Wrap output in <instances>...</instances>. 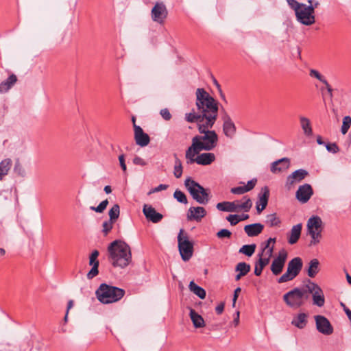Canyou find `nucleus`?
Masks as SVG:
<instances>
[{"mask_svg": "<svg viewBox=\"0 0 351 351\" xmlns=\"http://www.w3.org/2000/svg\"><path fill=\"white\" fill-rule=\"evenodd\" d=\"M196 107L205 119V123L213 126L218 113V102L204 88L196 90Z\"/></svg>", "mask_w": 351, "mask_h": 351, "instance_id": "f257e3e1", "label": "nucleus"}, {"mask_svg": "<svg viewBox=\"0 0 351 351\" xmlns=\"http://www.w3.org/2000/svg\"><path fill=\"white\" fill-rule=\"evenodd\" d=\"M108 259L113 267L125 268L132 261L130 246L124 241L115 240L108 247Z\"/></svg>", "mask_w": 351, "mask_h": 351, "instance_id": "f03ea898", "label": "nucleus"}, {"mask_svg": "<svg viewBox=\"0 0 351 351\" xmlns=\"http://www.w3.org/2000/svg\"><path fill=\"white\" fill-rule=\"evenodd\" d=\"M212 127L205 123L199 124V132L204 135H197L192 138L202 150L210 151L217 146L218 136L214 130H209Z\"/></svg>", "mask_w": 351, "mask_h": 351, "instance_id": "7ed1b4c3", "label": "nucleus"}, {"mask_svg": "<svg viewBox=\"0 0 351 351\" xmlns=\"http://www.w3.org/2000/svg\"><path fill=\"white\" fill-rule=\"evenodd\" d=\"M95 293L99 302L103 304H110L120 300L124 296L125 291L123 289L102 283Z\"/></svg>", "mask_w": 351, "mask_h": 351, "instance_id": "20e7f679", "label": "nucleus"}, {"mask_svg": "<svg viewBox=\"0 0 351 351\" xmlns=\"http://www.w3.org/2000/svg\"><path fill=\"white\" fill-rule=\"evenodd\" d=\"M306 289V284L302 287L294 288L283 295L284 302L291 308H300L309 299Z\"/></svg>", "mask_w": 351, "mask_h": 351, "instance_id": "39448f33", "label": "nucleus"}, {"mask_svg": "<svg viewBox=\"0 0 351 351\" xmlns=\"http://www.w3.org/2000/svg\"><path fill=\"white\" fill-rule=\"evenodd\" d=\"M184 185L197 202L201 204H206L208 203V193L202 185L190 177L185 180Z\"/></svg>", "mask_w": 351, "mask_h": 351, "instance_id": "423d86ee", "label": "nucleus"}, {"mask_svg": "<svg viewBox=\"0 0 351 351\" xmlns=\"http://www.w3.org/2000/svg\"><path fill=\"white\" fill-rule=\"evenodd\" d=\"M178 250L182 259L189 261L193 254V242L189 241L186 234H184V230L181 229L178 235Z\"/></svg>", "mask_w": 351, "mask_h": 351, "instance_id": "0eeeda50", "label": "nucleus"}, {"mask_svg": "<svg viewBox=\"0 0 351 351\" xmlns=\"http://www.w3.org/2000/svg\"><path fill=\"white\" fill-rule=\"evenodd\" d=\"M302 266L301 258H293L288 263L286 272L277 280V282L284 283L293 280L300 274Z\"/></svg>", "mask_w": 351, "mask_h": 351, "instance_id": "6e6552de", "label": "nucleus"}, {"mask_svg": "<svg viewBox=\"0 0 351 351\" xmlns=\"http://www.w3.org/2000/svg\"><path fill=\"white\" fill-rule=\"evenodd\" d=\"M322 221L318 216H313L307 221V231L311 237V245H316L319 243L322 237Z\"/></svg>", "mask_w": 351, "mask_h": 351, "instance_id": "1a4fd4ad", "label": "nucleus"}, {"mask_svg": "<svg viewBox=\"0 0 351 351\" xmlns=\"http://www.w3.org/2000/svg\"><path fill=\"white\" fill-rule=\"evenodd\" d=\"M306 291L308 295L312 294L313 303L319 307L324 305L325 298L322 289L316 283L308 280L306 283Z\"/></svg>", "mask_w": 351, "mask_h": 351, "instance_id": "9d476101", "label": "nucleus"}, {"mask_svg": "<svg viewBox=\"0 0 351 351\" xmlns=\"http://www.w3.org/2000/svg\"><path fill=\"white\" fill-rule=\"evenodd\" d=\"M295 16L298 21L305 25H311L315 21L313 7L305 4L295 12Z\"/></svg>", "mask_w": 351, "mask_h": 351, "instance_id": "9b49d317", "label": "nucleus"}, {"mask_svg": "<svg viewBox=\"0 0 351 351\" xmlns=\"http://www.w3.org/2000/svg\"><path fill=\"white\" fill-rule=\"evenodd\" d=\"M168 11L166 5L163 2H156L152 9L151 16L152 19L154 22H157L160 24L164 23L165 19L167 18Z\"/></svg>", "mask_w": 351, "mask_h": 351, "instance_id": "f8f14e48", "label": "nucleus"}, {"mask_svg": "<svg viewBox=\"0 0 351 351\" xmlns=\"http://www.w3.org/2000/svg\"><path fill=\"white\" fill-rule=\"evenodd\" d=\"M308 172L304 169H300L293 171L291 174L287 176L285 186L288 190H290L295 184L300 182L307 176Z\"/></svg>", "mask_w": 351, "mask_h": 351, "instance_id": "ddd939ff", "label": "nucleus"}, {"mask_svg": "<svg viewBox=\"0 0 351 351\" xmlns=\"http://www.w3.org/2000/svg\"><path fill=\"white\" fill-rule=\"evenodd\" d=\"M315 320L316 328L320 333L329 335L333 332V328L326 317L323 315H315Z\"/></svg>", "mask_w": 351, "mask_h": 351, "instance_id": "4468645a", "label": "nucleus"}, {"mask_svg": "<svg viewBox=\"0 0 351 351\" xmlns=\"http://www.w3.org/2000/svg\"><path fill=\"white\" fill-rule=\"evenodd\" d=\"M221 117L223 124V131L224 134L228 138H232L236 132V126L229 114L223 109Z\"/></svg>", "mask_w": 351, "mask_h": 351, "instance_id": "2eb2a0df", "label": "nucleus"}, {"mask_svg": "<svg viewBox=\"0 0 351 351\" xmlns=\"http://www.w3.org/2000/svg\"><path fill=\"white\" fill-rule=\"evenodd\" d=\"M313 194V191L311 186L309 184H304L299 186L296 191L297 199L302 202H307Z\"/></svg>", "mask_w": 351, "mask_h": 351, "instance_id": "dca6fc26", "label": "nucleus"}, {"mask_svg": "<svg viewBox=\"0 0 351 351\" xmlns=\"http://www.w3.org/2000/svg\"><path fill=\"white\" fill-rule=\"evenodd\" d=\"M143 213L148 221L154 223L160 222L163 218V215L158 213L151 205L145 204L143 208Z\"/></svg>", "mask_w": 351, "mask_h": 351, "instance_id": "f3484780", "label": "nucleus"}, {"mask_svg": "<svg viewBox=\"0 0 351 351\" xmlns=\"http://www.w3.org/2000/svg\"><path fill=\"white\" fill-rule=\"evenodd\" d=\"M134 138L136 143L141 147L147 146L150 141L149 135L145 133L143 129L136 124H134Z\"/></svg>", "mask_w": 351, "mask_h": 351, "instance_id": "a211bd4d", "label": "nucleus"}, {"mask_svg": "<svg viewBox=\"0 0 351 351\" xmlns=\"http://www.w3.org/2000/svg\"><path fill=\"white\" fill-rule=\"evenodd\" d=\"M206 215V211L204 208L201 206L191 207L187 213V219L189 221L195 220L199 221Z\"/></svg>", "mask_w": 351, "mask_h": 351, "instance_id": "6ab92c4d", "label": "nucleus"}, {"mask_svg": "<svg viewBox=\"0 0 351 351\" xmlns=\"http://www.w3.org/2000/svg\"><path fill=\"white\" fill-rule=\"evenodd\" d=\"M201 151H202V149L192 139V145L187 149L185 154L186 163L191 165L196 162L195 156L199 154Z\"/></svg>", "mask_w": 351, "mask_h": 351, "instance_id": "aec40b11", "label": "nucleus"}, {"mask_svg": "<svg viewBox=\"0 0 351 351\" xmlns=\"http://www.w3.org/2000/svg\"><path fill=\"white\" fill-rule=\"evenodd\" d=\"M290 160L288 158H282L274 161L271 165V171L272 173L281 172L289 167Z\"/></svg>", "mask_w": 351, "mask_h": 351, "instance_id": "412c9836", "label": "nucleus"}, {"mask_svg": "<svg viewBox=\"0 0 351 351\" xmlns=\"http://www.w3.org/2000/svg\"><path fill=\"white\" fill-rule=\"evenodd\" d=\"M264 226L260 223L246 225L244 227V231L248 237H256L262 232Z\"/></svg>", "mask_w": 351, "mask_h": 351, "instance_id": "4be33fe9", "label": "nucleus"}, {"mask_svg": "<svg viewBox=\"0 0 351 351\" xmlns=\"http://www.w3.org/2000/svg\"><path fill=\"white\" fill-rule=\"evenodd\" d=\"M256 179L249 180L246 185L233 187L230 192L236 195H242L253 189L256 184Z\"/></svg>", "mask_w": 351, "mask_h": 351, "instance_id": "5701e85b", "label": "nucleus"}, {"mask_svg": "<svg viewBox=\"0 0 351 351\" xmlns=\"http://www.w3.org/2000/svg\"><path fill=\"white\" fill-rule=\"evenodd\" d=\"M237 212L243 210L244 212H249L252 206V202L251 199L245 195L243 197L241 201L236 200Z\"/></svg>", "mask_w": 351, "mask_h": 351, "instance_id": "b1692460", "label": "nucleus"}, {"mask_svg": "<svg viewBox=\"0 0 351 351\" xmlns=\"http://www.w3.org/2000/svg\"><path fill=\"white\" fill-rule=\"evenodd\" d=\"M302 228V223H298L292 227L289 237L288 238V242L289 244L293 245L297 243V241L300 237Z\"/></svg>", "mask_w": 351, "mask_h": 351, "instance_id": "393cba45", "label": "nucleus"}, {"mask_svg": "<svg viewBox=\"0 0 351 351\" xmlns=\"http://www.w3.org/2000/svg\"><path fill=\"white\" fill-rule=\"evenodd\" d=\"M215 160L213 153H202L196 157V163L201 165H208Z\"/></svg>", "mask_w": 351, "mask_h": 351, "instance_id": "a878e982", "label": "nucleus"}, {"mask_svg": "<svg viewBox=\"0 0 351 351\" xmlns=\"http://www.w3.org/2000/svg\"><path fill=\"white\" fill-rule=\"evenodd\" d=\"M269 197V189L267 186L262 188L261 191L258 193V200L256 204H259L262 206V209H265L268 204Z\"/></svg>", "mask_w": 351, "mask_h": 351, "instance_id": "bb28decb", "label": "nucleus"}, {"mask_svg": "<svg viewBox=\"0 0 351 351\" xmlns=\"http://www.w3.org/2000/svg\"><path fill=\"white\" fill-rule=\"evenodd\" d=\"M16 80L17 78L14 74L10 75L5 81L0 84V93H5L8 92L16 82Z\"/></svg>", "mask_w": 351, "mask_h": 351, "instance_id": "cd10ccee", "label": "nucleus"}, {"mask_svg": "<svg viewBox=\"0 0 351 351\" xmlns=\"http://www.w3.org/2000/svg\"><path fill=\"white\" fill-rule=\"evenodd\" d=\"M12 162L10 158H5L0 162V181L7 176L12 167Z\"/></svg>", "mask_w": 351, "mask_h": 351, "instance_id": "c85d7f7f", "label": "nucleus"}, {"mask_svg": "<svg viewBox=\"0 0 351 351\" xmlns=\"http://www.w3.org/2000/svg\"><path fill=\"white\" fill-rule=\"evenodd\" d=\"M89 265H92V268L88 272L86 276L87 278L90 280L95 277L99 274L98 267L99 265V261L97 258H95L90 256L89 257Z\"/></svg>", "mask_w": 351, "mask_h": 351, "instance_id": "c756f323", "label": "nucleus"}, {"mask_svg": "<svg viewBox=\"0 0 351 351\" xmlns=\"http://www.w3.org/2000/svg\"><path fill=\"white\" fill-rule=\"evenodd\" d=\"M185 119L189 123L197 122L198 125L202 124L201 123L205 121V119L202 116L201 113L198 110L195 112L194 110H193L191 112L186 113Z\"/></svg>", "mask_w": 351, "mask_h": 351, "instance_id": "7c9ffc66", "label": "nucleus"}, {"mask_svg": "<svg viewBox=\"0 0 351 351\" xmlns=\"http://www.w3.org/2000/svg\"><path fill=\"white\" fill-rule=\"evenodd\" d=\"M306 318L307 315L306 313H300L293 319L291 324L298 328L302 329L307 324Z\"/></svg>", "mask_w": 351, "mask_h": 351, "instance_id": "2f4dec72", "label": "nucleus"}, {"mask_svg": "<svg viewBox=\"0 0 351 351\" xmlns=\"http://www.w3.org/2000/svg\"><path fill=\"white\" fill-rule=\"evenodd\" d=\"M216 207L220 211L237 212L236 202L234 201L219 202L217 204Z\"/></svg>", "mask_w": 351, "mask_h": 351, "instance_id": "473e14b6", "label": "nucleus"}, {"mask_svg": "<svg viewBox=\"0 0 351 351\" xmlns=\"http://www.w3.org/2000/svg\"><path fill=\"white\" fill-rule=\"evenodd\" d=\"M190 317L195 328H202L204 326V320L194 309L190 310Z\"/></svg>", "mask_w": 351, "mask_h": 351, "instance_id": "72a5a7b5", "label": "nucleus"}, {"mask_svg": "<svg viewBox=\"0 0 351 351\" xmlns=\"http://www.w3.org/2000/svg\"><path fill=\"white\" fill-rule=\"evenodd\" d=\"M319 262L317 258L312 259L308 263L307 274L311 278H314L319 271Z\"/></svg>", "mask_w": 351, "mask_h": 351, "instance_id": "f704fd0d", "label": "nucleus"}, {"mask_svg": "<svg viewBox=\"0 0 351 351\" xmlns=\"http://www.w3.org/2000/svg\"><path fill=\"white\" fill-rule=\"evenodd\" d=\"M300 126L304 132V134L310 136L313 134V130L311 125L310 120L305 117H300Z\"/></svg>", "mask_w": 351, "mask_h": 351, "instance_id": "c9c22d12", "label": "nucleus"}, {"mask_svg": "<svg viewBox=\"0 0 351 351\" xmlns=\"http://www.w3.org/2000/svg\"><path fill=\"white\" fill-rule=\"evenodd\" d=\"M189 288L191 292L197 295L201 299L206 297V291L201 287L196 285L193 281L189 283Z\"/></svg>", "mask_w": 351, "mask_h": 351, "instance_id": "e433bc0d", "label": "nucleus"}, {"mask_svg": "<svg viewBox=\"0 0 351 351\" xmlns=\"http://www.w3.org/2000/svg\"><path fill=\"white\" fill-rule=\"evenodd\" d=\"M268 258H259L258 261L255 264L254 274L256 276H260L262 274L263 268L269 264Z\"/></svg>", "mask_w": 351, "mask_h": 351, "instance_id": "4c0bfd02", "label": "nucleus"}, {"mask_svg": "<svg viewBox=\"0 0 351 351\" xmlns=\"http://www.w3.org/2000/svg\"><path fill=\"white\" fill-rule=\"evenodd\" d=\"M284 263L281 262L279 259L274 258L271 265V271L275 276L279 275L282 271L285 266Z\"/></svg>", "mask_w": 351, "mask_h": 351, "instance_id": "58836bf2", "label": "nucleus"}, {"mask_svg": "<svg viewBox=\"0 0 351 351\" xmlns=\"http://www.w3.org/2000/svg\"><path fill=\"white\" fill-rule=\"evenodd\" d=\"M256 244L244 245L239 250V252L247 256H252L256 250Z\"/></svg>", "mask_w": 351, "mask_h": 351, "instance_id": "ea45409f", "label": "nucleus"}, {"mask_svg": "<svg viewBox=\"0 0 351 351\" xmlns=\"http://www.w3.org/2000/svg\"><path fill=\"white\" fill-rule=\"evenodd\" d=\"M266 223L271 227L278 226L281 221L276 213L269 214L266 217Z\"/></svg>", "mask_w": 351, "mask_h": 351, "instance_id": "a19ab883", "label": "nucleus"}, {"mask_svg": "<svg viewBox=\"0 0 351 351\" xmlns=\"http://www.w3.org/2000/svg\"><path fill=\"white\" fill-rule=\"evenodd\" d=\"M176 160H175V165L173 169V174L176 178H180L182 174V165L180 160L177 157L176 154H175Z\"/></svg>", "mask_w": 351, "mask_h": 351, "instance_id": "79ce46f5", "label": "nucleus"}, {"mask_svg": "<svg viewBox=\"0 0 351 351\" xmlns=\"http://www.w3.org/2000/svg\"><path fill=\"white\" fill-rule=\"evenodd\" d=\"M250 265L245 262L239 263L235 267V271L245 276L250 271Z\"/></svg>", "mask_w": 351, "mask_h": 351, "instance_id": "37998d69", "label": "nucleus"}, {"mask_svg": "<svg viewBox=\"0 0 351 351\" xmlns=\"http://www.w3.org/2000/svg\"><path fill=\"white\" fill-rule=\"evenodd\" d=\"M120 214V207L119 204H116L113 205V206L109 210L108 215L110 217L109 220L112 221H115L119 217Z\"/></svg>", "mask_w": 351, "mask_h": 351, "instance_id": "c03bdc74", "label": "nucleus"}, {"mask_svg": "<svg viewBox=\"0 0 351 351\" xmlns=\"http://www.w3.org/2000/svg\"><path fill=\"white\" fill-rule=\"evenodd\" d=\"M351 126V117L346 116L343 119V123L341 128V132L343 134H346Z\"/></svg>", "mask_w": 351, "mask_h": 351, "instance_id": "a18cd8bd", "label": "nucleus"}, {"mask_svg": "<svg viewBox=\"0 0 351 351\" xmlns=\"http://www.w3.org/2000/svg\"><path fill=\"white\" fill-rule=\"evenodd\" d=\"M173 197L180 203L186 204L188 203L186 195L181 191L177 189L173 193Z\"/></svg>", "mask_w": 351, "mask_h": 351, "instance_id": "49530a36", "label": "nucleus"}, {"mask_svg": "<svg viewBox=\"0 0 351 351\" xmlns=\"http://www.w3.org/2000/svg\"><path fill=\"white\" fill-rule=\"evenodd\" d=\"M108 204V200L106 199L102 201L97 207L90 206V209L91 210L95 211L96 213H101L106 210Z\"/></svg>", "mask_w": 351, "mask_h": 351, "instance_id": "de8ad7c7", "label": "nucleus"}, {"mask_svg": "<svg viewBox=\"0 0 351 351\" xmlns=\"http://www.w3.org/2000/svg\"><path fill=\"white\" fill-rule=\"evenodd\" d=\"M274 246V245H271L269 248H263L261 253L258 254L259 256L263 257L264 255L265 257L263 258H268L269 261H270V258L273 256Z\"/></svg>", "mask_w": 351, "mask_h": 351, "instance_id": "09e8293b", "label": "nucleus"}, {"mask_svg": "<svg viewBox=\"0 0 351 351\" xmlns=\"http://www.w3.org/2000/svg\"><path fill=\"white\" fill-rule=\"evenodd\" d=\"M114 222L111 220H107L103 222L102 224V232L104 233V236H106L110 230L112 229L113 223Z\"/></svg>", "mask_w": 351, "mask_h": 351, "instance_id": "8fccbe9b", "label": "nucleus"}, {"mask_svg": "<svg viewBox=\"0 0 351 351\" xmlns=\"http://www.w3.org/2000/svg\"><path fill=\"white\" fill-rule=\"evenodd\" d=\"M309 75L311 77H315L318 80H319L322 83H326V78L320 74L319 71L315 69H311L309 72Z\"/></svg>", "mask_w": 351, "mask_h": 351, "instance_id": "3c124183", "label": "nucleus"}, {"mask_svg": "<svg viewBox=\"0 0 351 351\" xmlns=\"http://www.w3.org/2000/svg\"><path fill=\"white\" fill-rule=\"evenodd\" d=\"M232 236V232L227 229H221L217 233V237L219 239L228 238L230 239Z\"/></svg>", "mask_w": 351, "mask_h": 351, "instance_id": "603ef678", "label": "nucleus"}, {"mask_svg": "<svg viewBox=\"0 0 351 351\" xmlns=\"http://www.w3.org/2000/svg\"><path fill=\"white\" fill-rule=\"evenodd\" d=\"M289 5L295 11V13L300 8L304 3H300L295 0H287Z\"/></svg>", "mask_w": 351, "mask_h": 351, "instance_id": "864d4df0", "label": "nucleus"}, {"mask_svg": "<svg viewBox=\"0 0 351 351\" xmlns=\"http://www.w3.org/2000/svg\"><path fill=\"white\" fill-rule=\"evenodd\" d=\"M326 148L328 152H331L332 154H336L339 151V147L336 143H326L325 145Z\"/></svg>", "mask_w": 351, "mask_h": 351, "instance_id": "5fc2aeb1", "label": "nucleus"}, {"mask_svg": "<svg viewBox=\"0 0 351 351\" xmlns=\"http://www.w3.org/2000/svg\"><path fill=\"white\" fill-rule=\"evenodd\" d=\"M239 215H229L226 217V220L228 221L232 226H235L239 222Z\"/></svg>", "mask_w": 351, "mask_h": 351, "instance_id": "6e6d98bb", "label": "nucleus"}, {"mask_svg": "<svg viewBox=\"0 0 351 351\" xmlns=\"http://www.w3.org/2000/svg\"><path fill=\"white\" fill-rule=\"evenodd\" d=\"M133 163L136 165H139L141 167H144L147 165V162L144 159L138 156H136L133 158Z\"/></svg>", "mask_w": 351, "mask_h": 351, "instance_id": "4d7b16f0", "label": "nucleus"}, {"mask_svg": "<svg viewBox=\"0 0 351 351\" xmlns=\"http://www.w3.org/2000/svg\"><path fill=\"white\" fill-rule=\"evenodd\" d=\"M160 114L165 121H169L171 119V114L167 108L162 109Z\"/></svg>", "mask_w": 351, "mask_h": 351, "instance_id": "13d9d810", "label": "nucleus"}, {"mask_svg": "<svg viewBox=\"0 0 351 351\" xmlns=\"http://www.w3.org/2000/svg\"><path fill=\"white\" fill-rule=\"evenodd\" d=\"M287 258V253L285 250H282L279 252L278 256L275 258L276 259H279L281 262L285 263Z\"/></svg>", "mask_w": 351, "mask_h": 351, "instance_id": "bf43d9fd", "label": "nucleus"}, {"mask_svg": "<svg viewBox=\"0 0 351 351\" xmlns=\"http://www.w3.org/2000/svg\"><path fill=\"white\" fill-rule=\"evenodd\" d=\"M14 172L19 175L22 176L24 173V170L19 160L16 162V163L14 165Z\"/></svg>", "mask_w": 351, "mask_h": 351, "instance_id": "052dcab7", "label": "nucleus"}, {"mask_svg": "<svg viewBox=\"0 0 351 351\" xmlns=\"http://www.w3.org/2000/svg\"><path fill=\"white\" fill-rule=\"evenodd\" d=\"M119 164H120V166H121L123 171L125 173L126 171H127V167H126V165H125L124 154H121L119 156Z\"/></svg>", "mask_w": 351, "mask_h": 351, "instance_id": "680f3d73", "label": "nucleus"}, {"mask_svg": "<svg viewBox=\"0 0 351 351\" xmlns=\"http://www.w3.org/2000/svg\"><path fill=\"white\" fill-rule=\"evenodd\" d=\"M167 184H160L153 190L154 192H159L162 190H166L168 188Z\"/></svg>", "mask_w": 351, "mask_h": 351, "instance_id": "e2e57ef3", "label": "nucleus"}, {"mask_svg": "<svg viewBox=\"0 0 351 351\" xmlns=\"http://www.w3.org/2000/svg\"><path fill=\"white\" fill-rule=\"evenodd\" d=\"M223 309H224V304L223 303H221L219 305H217L215 308L217 314H218V315L221 314L223 311Z\"/></svg>", "mask_w": 351, "mask_h": 351, "instance_id": "0e129e2a", "label": "nucleus"}, {"mask_svg": "<svg viewBox=\"0 0 351 351\" xmlns=\"http://www.w3.org/2000/svg\"><path fill=\"white\" fill-rule=\"evenodd\" d=\"M241 289L240 287H237L235 290H234V297H233V306H234L235 303H236V300L238 298V295L239 293L241 292Z\"/></svg>", "mask_w": 351, "mask_h": 351, "instance_id": "69168bd1", "label": "nucleus"}, {"mask_svg": "<svg viewBox=\"0 0 351 351\" xmlns=\"http://www.w3.org/2000/svg\"><path fill=\"white\" fill-rule=\"evenodd\" d=\"M215 84L217 85V86L219 88V93H220V97L221 98L225 101V102H227L226 101V96L225 95L223 94V93L222 92L221 89L220 88V86L219 84H218V82H217V80H215Z\"/></svg>", "mask_w": 351, "mask_h": 351, "instance_id": "338daca9", "label": "nucleus"}, {"mask_svg": "<svg viewBox=\"0 0 351 351\" xmlns=\"http://www.w3.org/2000/svg\"><path fill=\"white\" fill-rule=\"evenodd\" d=\"M308 2L309 3L308 6H311L313 8V13L315 12V9L317 8V6L319 5L318 1H313V0H308Z\"/></svg>", "mask_w": 351, "mask_h": 351, "instance_id": "774afa93", "label": "nucleus"}]
</instances>
